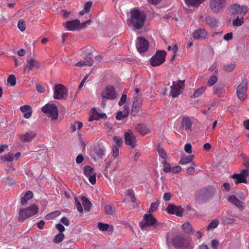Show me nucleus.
<instances>
[{
	"label": "nucleus",
	"mask_w": 249,
	"mask_h": 249,
	"mask_svg": "<svg viewBox=\"0 0 249 249\" xmlns=\"http://www.w3.org/2000/svg\"><path fill=\"white\" fill-rule=\"evenodd\" d=\"M146 18V16L142 10L134 8L130 11V18L127 22L129 26L135 29L139 30L143 26Z\"/></svg>",
	"instance_id": "obj_1"
},
{
	"label": "nucleus",
	"mask_w": 249,
	"mask_h": 249,
	"mask_svg": "<svg viewBox=\"0 0 249 249\" xmlns=\"http://www.w3.org/2000/svg\"><path fill=\"white\" fill-rule=\"evenodd\" d=\"M216 193L215 188L213 186H208L201 188L195 195V199L198 203L206 202L211 198Z\"/></svg>",
	"instance_id": "obj_2"
},
{
	"label": "nucleus",
	"mask_w": 249,
	"mask_h": 249,
	"mask_svg": "<svg viewBox=\"0 0 249 249\" xmlns=\"http://www.w3.org/2000/svg\"><path fill=\"white\" fill-rule=\"evenodd\" d=\"M172 241L173 245L177 249H188L191 242L187 236L181 233L174 236Z\"/></svg>",
	"instance_id": "obj_3"
},
{
	"label": "nucleus",
	"mask_w": 249,
	"mask_h": 249,
	"mask_svg": "<svg viewBox=\"0 0 249 249\" xmlns=\"http://www.w3.org/2000/svg\"><path fill=\"white\" fill-rule=\"evenodd\" d=\"M38 212V208L35 204H33L26 209H21L19 212L18 220L20 222H22L26 218L36 214Z\"/></svg>",
	"instance_id": "obj_4"
},
{
	"label": "nucleus",
	"mask_w": 249,
	"mask_h": 249,
	"mask_svg": "<svg viewBox=\"0 0 249 249\" xmlns=\"http://www.w3.org/2000/svg\"><path fill=\"white\" fill-rule=\"evenodd\" d=\"M101 97L102 99V105L104 107L106 105L105 102L115 99L117 97V94L114 87L108 85L102 92Z\"/></svg>",
	"instance_id": "obj_5"
},
{
	"label": "nucleus",
	"mask_w": 249,
	"mask_h": 249,
	"mask_svg": "<svg viewBox=\"0 0 249 249\" xmlns=\"http://www.w3.org/2000/svg\"><path fill=\"white\" fill-rule=\"evenodd\" d=\"M42 111L51 118L52 120H56L58 118V109L56 106L53 104H46L41 108Z\"/></svg>",
	"instance_id": "obj_6"
},
{
	"label": "nucleus",
	"mask_w": 249,
	"mask_h": 249,
	"mask_svg": "<svg viewBox=\"0 0 249 249\" xmlns=\"http://www.w3.org/2000/svg\"><path fill=\"white\" fill-rule=\"evenodd\" d=\"M157 151L158 152L159 157L161 159V163L163 166V170L166 173H168L171 171V166L168 162L167 161L168 158L167 154L166 151L160 145L157 146Z\"/></svg>",
	"instance_id": "obj_7"
},
{
	"label": "nucleus",
	"mask_w": 249,
	"mask_h": 249,
	"mask_svg": "<svg viewBox=\"0 0 249 249\" xmlns=\"http://www.w3.org/2000/svg\"><path fill=\"white\" fill-rule=\"evenodd\" d=\"M156 223V218L151 213H145L142 220L140 222L139 226L141 229L144 231L154 225Z\"/></svg>",
	"instance_id": "obj_8"
},
{
	"label": "nucleus",
	"mask_w": 249,
	"mask_h": 249,
	"mask_svg": "<svg viewBox=\"0 0 249 249\" xmlns=\"http://www.w3.org/2000/svg\"><path fill=\"white\" fill-rule=\"evenodd\" d=\"M85 56L83 61H80L76 64L78 67H82L84 66H92L93 61L91 57L92 55V51L91 49H86L84 51Z\"/></svg>",
	"instance_id": "obj_9"
},
{
	"label": "nucleus",
	"mask_w": 249,
	"mask_h": 249,
	"mask_svg": "<svg viewBox=\"0 0 249 249\" xmlns=\"http://www.w3.org/2000/svg\"><path fill=\"white\" fill-rule=\"evenodd\" d=\"M67 88L62 84H56L54 89L53 98L55 99H62L67 96Z\"/></svg>",
	"instance_id": "obj_10"
},
{
	"label": "nucleus",
	"mask_w": 249,
	"mask_h": 249,
	"mask_svg": "<svg viewBox=\"0 0 249 249\" xmlns=\"http://www.w3.org/2000/svg\"><path fill=\"white\" fill-rule=\"evenodd\" d=\"M136 46L138 51L140 53H142L148 51L149 43L144 37H138L136 42Z\"/></svg>",
	"instance_id": "obj_11"
},
{
	"label": "nucleus",
	"mask_w": 249,
	"mask_h": 249,
	"mask_svg": "<svg viewBox=\"0 0 249 249\" xmlns=\"http://www.w3.org/2000/svg\"><path fill=\"white\" fill-rule=\"evenodd\" d=\"M124 139L126 145H129L132 148H135L136 146V138L131 130H128L124 133Z\"/></svg>",
	"instance_id": "obj_12"
},
{
	"label": "nucleus",
	"mask_w": 249,
	"mask_h": 249,
	"mask_svg": "<svg viewBox=\"0 0 249 249\" xmlns=\"http://www.w3.org/2000/svg\"><path fill=\"white\" fill-rule=\"evenodd\" d=\"M166 210L170 214H175L178 216L182 217L184 210L181 206H176L171 204L167 206Z\"/></svg>",
	"instance_id": "obj_13"
},
{
	"label": "nucleus",
	"mask_w": 249,
	"mask_h": 249,
	"mask_svg": "<svg viewBox=\"0 0 249 249\" xmlns=\"http://www.w3.org/2000/svg\"><path fill=\"white\" fill-rule=\"evenodd\" d=\"M248 12V8L246 6H240L238 4H234L231 6L230 8V13L232 15H235L238 14L245 15Z\"/></svg>",
	"instance_id": "obj_14"
},
{
	"label": "nucleus",
	"mask_w": 249,
	"mask_h": 249,
	"mask_svg": "<svg viewBox=\"0 0 249 249\" xmlns=\"http://www.w3.org/2000/svg\"><path fill=\"white\" fill-rule=\"evenodd\" d=\"M247 90V81L243 80L237 88V94L241 100H244L246 98V91Z\"/></svg>",
	"instance_id": "obj_15"
},
{
	"label": "nucleus",
	"mask_w": 249,
	"mask_h": 249,
	"mask_svg": "<svg viewBox=\"0 0 249 249\" xmlns=\"http://www.w3.org/2000/svg\"><path fill=\"white\" fill-rule=\"evenodd\" d=\"M84 174L88 178L91 184L94 185L96 182V174L94 170L89 166H86L84 168Z\"/></svg>",
	"instance_id": "obj_16"
},
{
	"label": "nucleus",
	"mask_w": 249,
	"mask_h": 249,
	"mask_svg": "<svg viewBox=\"0 0 249 249\" xmlns=\"http://www.w3.org/2000/svg\"><path fill=\"white\" fill-rule=\"evenodd\" d=\"M142 104V96L138 95L134 97L132 107L131 110V114L133 116H135L139 111Z\"/></svg>",
	"instance_id": "obj_17"
},
{
	"label": "nucleus",
	"mask_w": 249,
	"mask_h": 249,
	"mask_svg": "<svg viewBox=\"0 0 249 249\" xmlns=\"http://www.w3.org/2000/svg\"><path fill=\"white\" fill-rule=\"evenodd\" d=\"M226 1V0H211L210 7L213 12H217L225 6Z\"/></svg>",
	"instance_id": "obj_18"
},
{
	"label": "nucleus",
	"mask_w": 249,
	"mask_h": 249,
	"mask_svg": "<svg viewBox=\"0 0 249 249\" xmlns=\"http://www.w3.org/2000/svg\"><path fill=\"white\" fill-rule=\"evenodd\" d=\"M40 67V64L36 59L31 58L28 59L27 61V65L24 68V71L29 72L34 68L39 69Z\"/></svg>",
	"instance_id": "obj_19"
},
{
	"label": "nucleus",
	"mask_w": 249,
	"mask_h": 249,
	"mask_svg": "<svg viewBox=\"0 0 249 249\" xmlns=\"http://www.w3.org/2000/svg\"><path fill=\"white\" fill-rule=\"evenodd\" d=\"M65 27L70 31L79 30L82 29L80 21L78 19L67 22L65 23Z\"/></svg>",
	"instance_id": "obj_20"
},
{
	"label": "nucleus",
	"mask_w": 249,
	"mask_h": 249,
	"mask_svg": "<svg viewBox=\"0 0 249 249\" xmlns=\"http://www.w3.org/2000/svg\"><path fill=\"white\" fill-rule=\"evenodd\" d=\"M123 108L124 109L123 111H119L117 113L116 115V119L117 120H122L126 118L129 115V106L127 105H125Z\"/></svg>",
	"instance_id": "obj_21"
},
{
	"label": "nucleus",
	"mask_w": 249,
	"mask_h": 249,
	"mask_svg": "<svg viewBox=\"0 0 249 249\" xmlns=\"http://www.w3.org/2000/svg\"><path fill=\"white\" fill-rule=\"evenodd\" d=\"M207 36V32L203 29H198L196 30L193 34V36L195 39H204Z\"/></svg>",
	"instance_id": "obj_22"
},
{
	"label": "nucleus",
	"mask_w": 249,
	"mask_h": 249,
	"mask_svg": "<svg viewBox=\"0 0 249 249\" xmlns=\"http://www.w3.org/2000/svg\"><path fill=\"white\" fill-rule=\"evenodd\" d=\"M36 136L34 131L26 132L24 134L20 136V140L23 142H30Z\"/></svg>",
	"instance_id": "obj_23"
},
{
	"label": "nucleus",
	"mask_w": 249,
	"mask_h": 249,
	"mask_svg": "<svg viewBox=\"0 0 249 249\" xmlns=\"http://www.w3.org/2000/svg\"><path fill=\"white\" fill-rule=\"evenodd\" d=\"M166 52L165 51H157V66L163 63L165 61Z\"/></svg>",
	"instance_id": "obj_24"
},
{
	"label": "nucleus",
	"mask_w": 249,
	"mask_h": 249,
	"mask_svg": "<svg viewBox=\"0 0 249 249\" xmlns=\"http://www.w3.org/2000/svg\"><path fill=\"white\" fill-rule=\"evenodd\" d=\"M20 110L23 114L24 117L26 119H29L32 114V107L28 105L21 106Z\"/></svg>",
	"instance_id": "obj_25"
},
{
	"label": "nucleus",
	"mask_w": 249,
	"mask_h": 249,
	"mask_svg": "<svg viewBox=\"0 0 249 249\" xmlns=\"http://www.w3.org/2000/svg\"><path fill=\"white\" fill-rule=\"evenodd\" d=\"M214 93L217 96L219 97H222L224 96L225 93V90L224 89V85H218L215 86L213 88Z\"/></svg>",
	"instance_id": "obj_26"
},
{
	"label": "nucleus",
	"mask_w": 249,
	"mask_h": 249,
	"mask_svg": "<svg viewBox=\"0 0 249 249\" xmlns=\"http://www.w3.org/2000/svg\"><path fill=\"white\" fill-rule=\"evenodd\" d=\"M228 199L230 203L235 205L237 208L239 209L243 208L242 202L239 200L235 196H231L228 197Z\"/></svg>",
	"instance_id": "obj_27"
},
{
	"label": "nucleus",
	"mask_w": 249,
	"mask_h": 249,
	"mask_svg": "<svg viewBox=\"0 0 249 249\" xmlns=\"http://www.w3.org/2000/svg\"><path fill=\"white\" fill-rule=\"evenodd\" d=\"M192 124V122L189 117H183L181 125L183 129L185 130H190Z\"/></svg>",
	"instance_id": "obj_28"
},
{
	"label": "nucleus",
	"mask_w": 249,
	"mask_h": 249,
	"mask_svg": "<svg viewBox=\"0 0 249 249\" xmlns=\"http://www.w3.org/2000/svg\"><path fill=\"white\" fill-rule=\"evenodd\" d=\"M176 82H173V85L170 87L171 91L170 92V95L173 98L178 97L181 93V90L176 87Z\"/></svg>",
	"instance_id": "obj_29"
},
{
	"label": "nucleus",
	"mask_w": 249,
	"mask_h": 249,
	"mask_svg": "<svg viewBox=\"0 0 249 249\" xmlns=\"http://www.w3.org/2000/svg\"><path fill=\"white\" fill-rule=\"evenodd\" d=\"M136 130L142 135L149 133V129L143 124H138L135 127Z\"/></svg>",
	"instance_id": "obj_30"
},
{
	"label": "nucleus",
	"mask_w": 249,
	"mask_h": 249,
	"mask_svg": "<svg viewBox=\"0 0 249 249\" xmlns=\"http://www.w3.org/2000/svg\"><path fill=\"white\" fill-rule=\"evenodd\" d=\"M92 110H93V114L92 116H91L89 117V122H92L93 120H98L99 119L107 118V116H106V114H105V113L99 114L97 112L95 109H92Z\"/></svg>",
	"instance_id": "obj_31"
},
{
	"label": "nucleus",
	"mask_w": 249,
	"mask_h": 249,
	"mask_svg": "<svg viewBox=\"0 0 249 249\" xmlns=\"http://www.w3.org/2000/svg\"><path fill=\"white\" fill-rule=\"evenodd\" d=\"M33 197V193L30 191L26 192L24 196L21 198V204L22 205H25L27 204L28 201Z\"/></svg>",
	"instance_id": "obj_32"
},
{
	"label": "nucleus",
	"mask_w": 249,
	"mask_h": 249,
	"mask_svg": "<svg viewBox=\"0 0 249 249\" xmlns=\"http://www.w3.org/2000/svg\"><path fill=\"white\" fill-rule=\"evenodd\" d=\"M81 200L82 201L83 206L85 210L87 212H89L91 207L92 203L85 196H82L81 197Z\"/></svg>",
	"instance_id": "obj_33"
},
{
	"label": "nucleus",
	"mask_w": 249,
	"mask_h": 249,
	"mask_svg": "<svg viewBox=\"0 0 249 249\" xmlns=\"http://www.w3.org/2000/svg\"><path fill=\"white\" fill-rule=\"evenodd\" d=\"M231 177L234 179L235 183L236 184H239L240 183H247V178L242 177L239 174H234Z\"/></svg>",
	"instance_id": "obj_34"
},
{
	"label": "nucleus",
	"mask_w": 249,
	"mask_h": 249,
	"mask_svg": "<svg viewBox=\"0 0 249 249\" xmlns=\"http://www.w3.org/2000/svg\"><path fill=\"white\" fill-rule=\"evenodd\" d=\"M185 1L189 6H196L200 5L203 0H185Z\"/></svg>",
	"instance_id": "obj_35"
},
{
	"label": "nucleus",
	"mask_w": 249,
	"mask_h": 249,
	"mask_svg": "<svg viewBox=\"0 0 249 249\" xmlns=\"http://www.w3.org/2000/svg\"><path fill=\"white\" fill-rule=\"evenodd\" d=\"M194 158V155H190L188 156L184 157L181 158L179 161V164H186L190 162H192Z\"/></svg>",
	"instance_id": "obj_36"
},
{
	"label": "nucleus",
	"mask_w": 249,
	"mask_h": 249,
	"mask_svg": "<svg viewBox=\"0 0 249 249\" xmlns=\"http://www.w3.org/2000/svg\"><path fill=\"white\" fill-rule=\"evenodd\" d=\"M206 21L207 24L212 27H214L217 23V21L215 18L210 17L206 18Z\"/></svg>",
	"instance_id": "obj_37"
},
{
	"label": "nucleus",
	"mask_w": 249,
	"mask_h": 249,
	"mask_svg": "<svg viewBox=\"0 0 249 249\" xmlns=\"http://www.w3.org/2000/svg\"><path fill=\"white\" fill-rule=\"evenodd\" d=\"M235 67L236 65L234 63H231L224 65L223 69L227 72H231L235 69Z\"/></svg>",
	"instance_id": "obj_38"
},
{
	"label": "nucleus",
	"mask_w": 249,
	"mask_h": 249,
	"mask_svg": "<svg viewBox=\"0 0 249 249\" xmlns=\"http://www.w3.org/2000/svg\"><path fill=\"white\" fill-rule=\"evenodd\" d=\"M206 89L205 87H201L195 90L193 93V97L194 98H198L203 94Z\"/></svg>",
	"instance_id": "obj_39"
},
{
	"label": "nucleus",
	"mask_w": 249,
	"mask_h": 249,
	"mask_svg": "<svg viewBox=\"0 0 249 249\" xmlns=\"http://www.w3.org/2000/svg\"><path fill=\"white\" fill-rule=\"evenodd\" d=\"M61 214L59 211H56L51 213H48L46 215V219L48 220L53 219L58 216Z\"/></svg>",
	"instance_id": "obj_40"
},
{
	"label": "nucleus",
	"mask_w": 249,
	"mask_h": 249,
	"mask_svg": "<svg viewBox=\"0 0 249 249\" xmlns=\"http://www.w3.org/2000/svg\"><path fill=\"white\" fill-rule=\"evenodd\" d=\"M64 237L65 235L63 233H59L55 235L54 238L53 240V241L54 243H59L63 241Z\"/></svg>",
	"instance_id": "obj_41"
},
{
	"label": "nucleus",
	"mask_w": 249,
	"mask_h": 249,
	"mask_svg": "<svg viewBox=\"0 0 249 249\" xmlns=\"http://www.w3.org/2000/svg\"><path fill=\"white\" fill-rule=\"evenodd\" d=\"M0 160L2 161H12L14 160L13 154L9 153L6 155L2 156Z\"/></svg>",
	"instance_id": "obj_42"
},
{
	"label": "nucleus",
	"mask_w": 249,
	"mask_h": 249,
	"mask_svg": "<svg viewBox=\"0 0 249 249\" xmlns=\"http://www.w3.org/2000/svg\"><path fill=\"white\" fill-rule=\"evenodd\" d=\"M182 228L186 232L189 233L193 232L194 231L193 230L191 225L188 222L184 223L182 225Z\"/></svg>",
	"instance_id": "obj_43"
},
{
	"label": "nucleus",
	"mask_w": 249,
	"mask_h": 249,
	"mask_svg": "<svg viewBox=\"0 0 249 249\" xmlns=\"http://www.w3.org/2000/svg\"><path fill=\"white\" fill-rule=\"evenodd\" d=\"M113 140L115 143V145H117L118 147H120L123 143V141L122 138L118 136H114Z\"/></svg>",
	"instance_id": "obj_44"
},
{
	"label": "nucleus",
	"mask_w": 249,
	"mask_h": 249,
	"mask_svg": "<svg viewBox=\"0 0 249 249\" xmlns=\"http://www.w3.org/2000/svg\"><path fill=\"white\" fill-rule=\"evenodd\" d=\"M7 83H9L11 86H14L16 84V78L14 75L11 74L7 78Z\"/></svg>",
	"instance_id": "obj_45"
},
{
	"label": "nucleus",
	"mask_w": 249,
	"mask_h": 249,
	"mask_svg": "<svg viewBox=\"0 0 249 249\" xmlns=\"http://www.w3.org/2000/svg\"><path fill=\"white\" fill-rule=\"evenodd\" d=\"M244 19L243 17L240 18L237 17L235 20H233L232 25L234 26H239L243 24Z\"/></svg>",
	"instance_id": "obj_46"
},
{
	"label": "nucleus",
	"mask_w": 249,
	"mask_h": 249,
	"mask_svg": "<svg viewBox=\"0 0 249 249\" xmlns=\"http://www.w3.org/2000/svg\"><path fill=\"white\" fill-rule=\"evenodd\" d=\"M219 221L217 219H214L207 226V229L209 230L210 229H214L217 227Z\"/></svg>",
	"instance_id": "obj_47"
},
{
	"label": "nucleus",
	"mask_w": 249,
	"mask_h": 249,
	"mask_svg": "<svg viewBox=\"0 0 249 249\" xmlns=\"http://www.w3.org/2000/svg\"><path fill=\"white\" fill-rule=\"evenodd\" d=\"M94 152L98 158L101 159L103 155H104V151L101 148H95Z\"/></svg>",
	"instance_id": "obj_48"
},
{
	"label": "nucleus",
	"mask_w": 249,
	"mask_h": 249,
	"mask_svg": "<svg viewBox=\"0 0 249 249\" xmlns=\"http://www.w3.org/2000/svg\"><path fill=\"white\" fill-rule=\"evenodd\" d=\"M105 213L108 215H112L114 213V209L109 205H107L105 207Z\"/></svg>",
	"instance_id": "obj_49"
},
{
	"label": "nucleus",
	"mask_w": 249,
	"mask_h": 249,
	"mask_svg": "<svg viewBox=\"0 0 249 249\" xmlns=\"http://www.w3.org/2000/svg\"><path fill=\"white\" fill-rule=\"evenodd\" d=\"M217 81V78L215 75H212L208 81V84L209 86H213Z\"/></svg>",
	"instance_id": "obj_50"
},
{
	"label": "nucleus",
	"mask_w": 249,
	"mask_h": 249,
	"mask_svg": "<svg viewBox=\"0 0 249 249\" xmlns=\"http://www.w3.org/2000/svg\"><path fill=\"white\" fill-rule=\"evenodd\" d=\"M18 27L21 32L24 31L26 29V25L24 21L22 19L19 20L18 23Z\"/></svg>",
	"instance_id": "obj_51"
},
{
	"label": "nucleus",
	"mask_w": 249,
	"mask_h": 249,
	"mask_svg": "<svg viewBox=\"0 0 249 249\" xmlns=\"http://www.w3.org/2000/svg\"><path fill=\"white\" fill-rule=\"evenodd\" d=\"M99 229L101 231H106L109 228V225L107 224L99 222L98 224Z\"/></svg>",
	"instance_id": "obj_52"
},
{
	"label": "nucleus",
	"mask_w": 249,
	"mask_h": 249,
	"mask_svg": "<svg viewBox=\"0 0 249 249\" xmlns=\"http://www.w3.org/2000/svg\"><path fill=\"white\" fill-rule=\"evenodd\" d=\"M126 195L127 196L130 197L132 202L134 203L136 201V198L132 190L130 189L128 190L126 192Z\"/></svg>",
	"instance_id": "obj_53"
},
{
	"label": "nucleus",
	"mask_w": 249,
	"mask_h": 249,
	"mask_svg": "<svg viewBox=\"0 0 249 249\" xmlns=\"http://www.w3.org/2000/svg\"><path fill=\"white\" fill-rule=\"evenodd\" d=\"M75 201V205L76 207L77 210L80 213H82L83 212V207L80 202V201L78 200V199L77 198H74Z\"/></svg>",
	"instance_id": "obj_54"
},
{
	"label": "nucleus",
	"mask_w": 249,
	"mask_h": 249,
	"mask_svg": "<svg viewBox=\"0 0 249 249\" xmlns=\"http://www.w3.org/2000/svg\"><path fill=\"white\" fill-rule=\"evenodd\" d=\"M119 152V149L118 146L117 145H113L112 146V156L114 158H116Z\"/></svg>",
	"instance_id": "obj_55"
},
{
	"label": "nucleus",
	"mask_w": 249,
	"mask_h": 249,
	"mask_svg": "<svg viewBox=\"0 0 249 249\" xmlns=\"http://www.w3.org/2000/svg\"><path fill=\"white\" fill-rule=\"evenodd\" d=\"M127 99V95L125 93L123 94L122 95L120 100L118 102V105L119 106H123L124 103L126 102Z\"/></svg>",
	"instance_id": "obj_56"
},
{
	"label": "nucleus",
	"mask_w": 249,
	"mask_h": 249,
	"mask_svg": "<svg viewBox=\"0 0 249 249\" xmlns=\"http://www.w3.org/2000/svg\"><path fill=\"white\" fill-rule=\"evenodd\" d=\"M235 221L234 219L231 218L227 217H223L222 219V221L225 224H230L233 223Z\"/></svg>",
	"instance_id": "obj_57"
},
{
	"label": "nucleus",
	"mask_w": 249,
	"mask_h": 249,
	"mask_svg": "<svg viewBox=\"0 0 249 249\" xmlns=\"http://www.w3.org/2000/svg\"><path fill=\"white\" fill-rule=\"evenodd\" d=\"M92 4V2L91 1H89L85 3L84 9L86 11V12H89Z\"/></svg>",
	"instance_id": "obj_58"
},
{
	"label": "nucleus",
	"mask_w": 249,
	"mask_h": 249,
	"mask_svg": "<svg viewBox=\"0 0 249 249\" xmlns=\"http://www.w3.org/2000/svg\"><path fill=\"white\" fill-rule=\"evenodd\" d=\"M184 150L187 153L191 154L192 152L191 144L190 143L186 144L184 147Z\"/></svg>",
	"instance_id": "obj_59"
},
{
	"label": "nucleus",
	"mask_w": 249,
	"mask_h": 249,
	"mask_svg": "<svg viewBox=\"0 0 249 249\" xmlns=\"http://www.w3.org/2000/svg\"><path fill=\"white\" fill-rule=\"evenodd\" d=\"M55 228L59 231L60 233H62L65 230V227L60 223L56 224Z\"/></svg>",
	"instance_id": "obj_60"
},
{
	"label": "nucleus",
	"mask_w": 249,
	"mask_h": 249,
	"mask_svg": "<svg viewBox=\"0 0 249 249\" xmlns=\"http://www.w3.org/2000/svg\"><path fill=\"white\" fill-rule=\"evenodd\" d=\"M232 35L233 34L232 32L228 33L225 35L224 36V39L226 41L231 40L232 38Z\"/></svg>",
	"instance_id": "obj_61"
},
{
	"label": "nucleus",
	"mask_w": 249,
	"mask_h": 249,
	"mask_svg": "<svg viewBox=\"0 0 249 249\" xmlns=\"http://www.w3.org/2000/svg\"><path fill=\"white\" fill-rule=\"evenodd\" d=\"M184 81L180 80L178 81V82H175L176 87L178 88V89H180V90H181V89H183L184 87Z\"/></svg>",
	"instance_id": "obj_62"
},
{
	"label": "nucleus",
	"mask_w": 249,
	"mask_h": 249,
	"mask_svg": "<svg viewBox=\"0 0 249 249\" xmlns=\"http://www.w3.org/2000/svg\"><path fill=\"white\" fill-rule=\"evenodd\" d=\"M60 221L65 226H68L70 225V221L69 219L66 217H63Z\"/></svg>",
	"instance_id": "obj_63"
},
{
	"label": "nucleus",
	"mask_w": 249,
	"mask_h": 249,
	"mask_svg": "<svg viewBox=\"0 0 249 249\" xmlns=\"http://www.w3.org/2000/svg\"><path fill=\"white\" fill-rule=\"evenodd\" d=\"M219 244V242L215 239L212 241L211 247L213 249H217V247Z\"/></svg>",
	"instance_id": "obj_64"
}]
</instances>
